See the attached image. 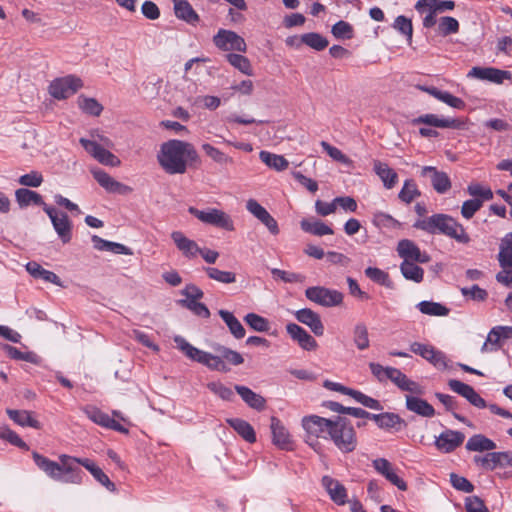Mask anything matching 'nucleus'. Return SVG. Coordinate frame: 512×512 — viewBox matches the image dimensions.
<instances>
[{"instance_id": "nucleus-7", "label": "nucleus", "mask_w": 512, "mask_h": 512, "mask_svg": "<svg viewBox=\"0 0 512 512\" xmlns=\"http://www.w3.org/2000/svg\"><path fill=\"white\" fill-rule=\"evenodd\" d=\"M305 296L310 301L323 307L339 306L343 302V294L323 286H313L305 290Z\"/></svg>"}, {"instance_id": "nucleus-61", "label": "nucleus", "mask_w": 512, "mask_h": 512, "mask_svg": "<svg viewBox=\"0 0 512 512\" xmlns=\"http://www.w3.org/2000/svg\"><path fill=\"white\" fill-rule=\"evenodd\" d=\"M179 304L189 309L197 316L203 318H209L210 316V311L204 303L193 300H179Z\"/></svg>"}, {"instance_id": "nucleus-48", "label": "nucleus", "mask_w": 512, "mask_h": 512, "mask_svg": "<svg viewBox=\"0 0 512 512\" xmlns=\"http://www.w3.org/2000/svg\"><path fill=\"white\" fill-rule=\"evenodd\" d=\"M203 270L208 278L222 284H232L236 282V274L231 271H223L216 267L207 266Z\"/></svg>"}, {"instance_id": "nucleus-63", "label": "nucleus", "mask_w": 512, "mask_h": 512, "mask_svg": "<svg viewBox=\"0 0 512 512\" xmlns=\"http://www.w3.org/2000/svg\"><path fill=\"white\" fill-rule=\"evenodd\" d=\"M332 34L338 39H351L353 37V28L348 22L341 20L333 25Z\"/></svg>"}, {"instance_id": "nucleus-47", "label": "nucleus", "mask_w": 512, "mask_h": 512, "mask_svg": "<svg viewBox=\"0 0 512 512\" xmlns=\"http://www.w3.org/2000/svg\"><path fill=\"white\" fill-rule=\"evenodd\" d=\"M372 419L376 422V424L383 429L395 428L397 425L404 424V420L395 413H381V414H373Z\"/></svg>"}, {"instance_id": "nucleus-54", "label": "nucleus", "mask_w": 512, "mask_h": 512, "mask_svg": "<svg viewBox=\"0 0 512 512\" xmlns=\"http://www.w3.org/2000/svg\"><path fill=\"white\" fill-rule=\"evenodd\" d=\"M244 321L251 329L257 332H267L270 329L269 321L256 313H248L244 317Z\"/></svg>"}, {"instance_id": "nucleus-25", "label": "nucleus", "mask_w": 512, "mask_h": 512, "mask_svg": "<svg viewBox=\"0 0 512 512\" xmlns=\"http://www.w3.org/2000/svg\"><path fill=\"white\" fill-rule=\"evenodd\" d=\"M321 482L334 503L344 505L348 502L346 488L338 480L330 476H323Z\"/></svg>"}, {"instance_id": "nucleus-18", "label": "nucleus", "mask_w": 512, "mask_h": 512, "mask_svg": "<svg viewBox=\"0 0 512 512\" xmlns=\"http://www.w3.org/2000/svg\"><path fill=\"white\" fill-rule=\"evenodd\" d=\"M421 176L428 177L432 187L439 194H444L451 188V181L448 174L446 172L437 170L436 167H422Z\"/></svg>"}, {"instance_id": "nucleus-58", "label": "nucleus", "mask_w": 512, "mask_h": 512, "mask_svg": "<svg viewBox=\"0 0 512 512\" xmlns=\"http://www.w3.org/2000/svg\"><path fill=\"white\" fill-rule=\"evenodd\" d=\"M303 41L304 44L317 51H322L328 46V40L319 33L310 32L303 34Z\"/></svg>"}, {"instance_id": "nucleus-50", "label": "nucleus", "mask_w": 512, "mask_h": 512, "mask_svg": "<svg viewBox=\"0 0 512 512\" xmlns=\"http://www.w3.org/2000/svg\"><path fill=\"white\" fill-rule=\"evenodd\" d=\"M226 59L234 68L238 69L243 74L247 76L253 75L251 63L247 57L241 54L229 53L226 55Z\"/></svg>"}, {"instance_id": "nucleus-15", "label": "nucleus", "mask_w": 512, "mask_h": 512, "mask_svg": "<svg viewBox=\"0 0 512 512\" xmlns=\"http://www.w3.org/2000/svg\"><path fill=\"white\" fill-rule=\"evenodd\" d=\"M464 440L463 432L447 429L436 438L435 446L443 453H451L460 447Z\"/></svg>"}, {"instance_id": "nucleus-34", "label": "nucleus", "mask_w": 512, "mask_h": 512, "mask_svg": "<svg viewBox=\"0 0 512 512\" xmlns=\"http://www.w3.org/2000/svg\"><path fill=\"white\" fill-rule=\"evenodd\" d=\"M421 90L427 92L434 98L444 102L445 104L449 105L452 108L463 110L466 106L465 102L461 98L452 95L448 91H442L433 86L421 87Z\"/></svg>"}, {"instance_id": "nucleus-52", "label": "nucleus", "mask_w": 512, "mask_h": 512, "mask_svg": "<svg viewBox=\"0 0 512 512\" xmlns=\"http://www.w3.org/2000/svg\"><path fill=\"white\" fill-rule=\"evenodd\" d=\"M353 341L359 350H366L369 348V334L364 323H358L355 325L353 329Z\"/></svg>"}, {"instance_id": "nucleus-41", "label": "nucleus", "mask_w": 512, "mask_h": 512, "mask_svg": "<svg viewBox=\"0 0 512 512\" xmlns=\"http://www.w3.org/2000/svg\"><path fill=\"white\" fill-rule=\"evenodd\" d=\"M227 423L248 443L256 441L254 428L245 420L240 418L227 419Z\"/></svg>"}, {"instance_id": "nucleus-38", "label": "nucleus", "mask_w": 512, "mask_h": 512, "mask_svg": "<svg viewBox=\"0 0 512 512\" xmlns=\"http://www.w3.org/2000/svg\"><path fill=\"white\" fill-rule=\"evenodd\" d=\"M465 448L473 452H489L496 448V443L483 434H475L468 439Z\"/></svg>"}, {"instance_id": "nucleus-64", "label": "nucleus", "mask_w": 512, "mask_h": 512, "mask_svg": "<svg viewBox=\"0 0 512 512\" xmlns=\"http://www.w3.org/2000/svg\"><path fill=\"white\" fill-rule=\"evenodd\" d=\"M465 509L467 512H489L484 501L478 496H470L465 500Z\"/></svg>"}, {"instance_id": "nucleus-21", "label": "nucleus", "mask_w": 512, "mask_h": 512, "mask_svg": "<svg viewBox=\"0 0 512 512\" xmlns=\"http://www.w3.org/2000/svg\"><path fill=\"white\" fill-rule=\"evenodd\" d=\"M174 342L176 343L177 348L181 350L189 359L201 363L209 368V365H211V363H209L210 358L213 354L192 346L181 336H175Z\"/></svg>"}, {"instance_id": "nucleus-6", "label": "nucleus", "mask_w": 512, "mask_h": 512, "mask_svg": "<svg viewBox=\"0 0 512 512\" xmlns=\"http://www.w3.org/2000/svg\"><path fill=\"white\" fill-rule=\"evenodd\" d=\"M82 87L83 82L79 77L67 75L54 79L49 85V93L53 98L63 100L74 95Z\"/></svg>"}, {"instance_id": "nucleus-51", "label": "nucleus", "mask_w": 512, "mask_h": 512, "mask_svg": "<svg viewBox=\"0 0 512 512\" xmlns=\"http://www.w3.org/2000/svg\"><path fill=\"white\" fill-rule=\"evenodd\" d=\"M79 108L86 114L99 116L103 111V106L95 99L80 95L77 99Z\"/></svg>"}, {"instance_id": "nucleus-22", "label": "nucleus", "mask_w": 512, "mask_h": 512, "mask_svg": "<svg viewBox=\"0 0 512 512\" xmlns=\"http://www.w3.org/2000/svg\"><path fill=\"white\" fill-rule=\"evenodd\" d=\"M286 331L289 336L297 342V344L306 351H314L317 349L318 344L316 340L301 326L295 323L286 325Z\"/></svg>"}, {"instance_id": "nucleus-56", "label": "nucleus", "mask_w": 512, "mask_h": 512, "mask_svg": "<svg viewBox=\"0 0 512 512\" xmlns=\"http://www.w3.org/2000/svg\"><path fill=\"white\" fill-rule=\"evenodd\" d=\"M419 196L420 191L413 180H406L398 195L399 199L406 204L411 203Z\"/></svg>"}, {"instance_id": "nucleus-26", "label": "nucleus", "mask_w": 512, "mask_h": 512, "mask_svg": "<svg viewBox=\"0 0 512 512\" xmlns=\"http://www.w3.org/2000/svg\"><path fill=\"white\" fill-rule=\"evenodd\" d=\"M373 467L399 490L405 491L407 489L406 482L394 472L391 463L387 459H375L373 461Z\"/></svg>"}, {"instance_id": "nucleus-14", "label": "nucleus", "mask_w": 512, "mask_h": 512, "mask_svg": "<svg viewBox=\"0 0 512 512\" xmlns=\"http://www.w3.org/2000/svg\"><path fill=\"white\" fill-rule=\"evenodd\" d=\"M512 338V326H495L487 335V339L481 347V352L496 351L501 348L503 342Z\"/></svg>"}, {"instance_id": "nucleus-30", "label": "nucleus", "mask_w": 512, "mask_h": 512, "mask_svg": "<svg viewBox=\"0 0 512 512\" xmlns=\"http://www.w3.org/2000/svg\"><path fill=\"white\" fill-rule=\"evenodd\" d=\"M469 76H474L481 80H488L497 84L502 83L505 79L510 77V72L499 70L496 68H482V67H473L468 74Z\"/></svg>"}, {"instance_id": "nucleus-11", "label": "nucleus", "mask_w": 512, "mask_h": 512, "mask_svg": "<svg viewBox=\"0 0 512 512\" xmlns=\"http://www.w3.org/2000/svg\"><path fill=\"white\" fill-rule=\"evenodd\" d=\"M80 144L93 158L103 165L117 167L121 163L117 156L99 144L97 140L81 138Z\"/></svg>"}, {"instance_id": "nucleus-4", "label": "nucleus", "mask_w": 512, "mask_h": 512, "mask_svg": "<svg viewBox=\"0 0 512 512\" xmlns=\"http://www.w3.org/2000/svg\"><path fill=\"white\" fill-rule=\"evenodd\" d=\"M328 439L343 453L353 452L358 444L354 427L346 418L340 416L334 419Z\"/></svg>"}, {"instance_id": "nucleus-40", "label": "nucleus", "mask_w": 512, "mask_h": 512, "mask_svg": "<svg viewBox=\"0 0 512 512\" xmlns=\"http://www.w3.org/2000/svg\"><path fill=\"white\" fill-rule=\"evenodd\" d=\"M498 261L502 269H512V232L506 234L501 240Z\"/></svg>"}, {"instance_id": "nucleus-36", "label": "nucleus", "mask_w": 512, "mask_h": 512, "mask_svg": "<svg viewBox=\"0 0 512 512\" xmlns=\"http://www.w3.org/2000/svg\"><path fill=\"white\" fill-rule=\"evenodd\" d=\"M15 197L20 207H27L33 204L42 206L43 210L45 211V206H48L39 193L26 188H20L16 190Z\"/></svg>"}, {"instance_id": "nucleus-2", "label": "nucleus", "mask_w": 512, "mask_h": 512, "mask_svg": "<svg viewBox=\"0 0 512 512\" xmlns=\"http://www.w3.org/2000/svg\"><path fill=\"white\" fill-rule=\"evenodd\" d=\"M413 226L429 234L445 235L459 244L466 245L471 241L463 225L447 214L439 213L418 219Z\"/></svg>"}, {"instance_id": "nucleus-9", "label": "nucleus", "mask_w": 512, "mask_h": 512, "mask_svg": "<svg viewBox=\"0 0 512 512\" xmlns=\"http://www.w3.org/2000/svg\"><path fill=\"white\" fill-rule=\"evenodd\" d=\"M333 421L317 415H309L302 418V427L308 437L328 439Z\"/></svg>"}, {"instance_id": "nucleus-23", "label": "nucleus", "mask_w": 512, "mask_h": 512, "mask_svg": "<svg viewBox=\"0 0 512 512\" xmlns=\"http://www.w3.org/2000/svg\"><path fill=\"white\" fill-rule=\"evenodd\" d=\"M297 321L308 326L316 336L324 334V325L320 315L309 308H303L294 313Z\"/></svg>"}, {"instance_id": "nucleus-10", "label": "nucleus", "mask_w": 512, "mask_h": 512, "mask_svg": "<svg viewBox=\"0 0 512 512\" xmlns=\"http://www.w3.org/2000/svg\"><path fill=\"white\" fill-rule=\"evenodd\" d=\"M410 350L411 352L427 360L439 370H446L448 368V359L446 355L431 345L423 344L420 342H413L410 345Z\"/></svg>"}, {"instance_id": "nucleus-60", "label": "nucleus", "mask_w": 512, "mask_h": 512, "mask_svg": "<svg viewBox=\"0 0 512 512\" xmlns=\"http://www.w3.org/2000/svg\"><path fill=\"white\" fill-rule=\"evenodd\" d=\"M207 387L212 393L225 401H232L234 398L232 389L221 382H210Z\"/></svg>"}, {"instance_id": "nucleus-57", "label": "nucleus", "mask_w": 512, "mask_h": 512, "mask_svg": "<svg viewBox=\"0 0 512 512\" xmlns=\"http://www.w3.org/2000/svg\"><path fill=\"white\" fill-rule=\"evenodd\" d=\"M201 147L205 154L218 164H229L233 162L231 157L211 144L204 143Z\"/></svg>"}, {"instance_id": "nucleus-17", "label": "nucleus", "mask_w": 512, "mask_h": 512, "mask_svg": "<svg viewBox=\"0 0 512 512\" xmlns=\"http://www.w3.org/2000/svg\"><path fill=\"white\" fill-rule=\"evenodd\" d=\"M449 388L467 399V401L477 408L487 407L486 401L475 391V389L459 380L451 379L448 381Z\"/></svg>"}, {"instance_id": "nucleus-12", "label": "nucleus", "mask_w": 512, "mask_h": 512, "mask_svg": "<svg viewBox=\"0 0 512 512\" xmlns=\"http://www.w3.org/2000/svg\"><path fill=\"white\" fill-rule=\"evenodd\" d=\"M45 213L49 216L52 225L63 243L70 242L72 238V223L64 212L57 211L54 207L45 206Z\"/></svg>"}, {"instance_id": "nucleus-46", "label": "nucleus", "mask_w": 512, "mask_h": 512, "mask_svg": "<svg viewBox=\"0 0 512 512\" xmlns=\"http://www.w3.org/2000/svg\"><path fill=\"white\" fill-rule=\"evenodd\" d=\"M301 229L306 233H310L316 236L331 235L333 234L332 228L323 223L320 220L310 221L303 219L300 222Z\"/></svg>"}, {"instance_id": "nucleus-59", "label": "nucleus", "mask_w": 512, "mask_h": 512, "mask_svg": "<svg viewBox=\"0 0 512 512\" xmlns=\"http://www.w3.org/2000/svg\"><path fill=\"white\" fill-rule=\"evenodd\" d=\"M271 274L273 275L274 279H279L285 283H302L305 280V276L301 274L288 272L278 268H272Z\"/></svg>"}, {"instance_id": "nucleus-31", "label": "nucleus", "mask_w": 512, "mask_h": 512, "mask_svg": "<svg viewBox=\"0 0 512 512\" xmlns=\"http://www.w3.org/2000/svg\"><path fill=\"white\" fill-rule=\"evenodd\" d=\"M271 432L273 443L283 450L291 448L290 435L277 417H271Z\"/></svg>"}, {"instance_id": "nucleus-53", "label": "nucleus", "mask_w": 512, "mask_h": 512, "mask_svg": "<svg viewBox=\"0 0 512 512\" xmlns=\"http://www.w3.org/2000/svg\"><path fill=\"white\" fill-rule=\"evenodd\" d=\"M417 307L421 313L426 315L447 316L449 314V309L437 302L422 301L418 303Z\"/></svg>"}, {"instance_id": "nucleus-24", "label": "nucleus", "mask_w": 512, "mask_h": 512, "mask_svg": "<svg viewBox=\"0 0 512 512\" xmlns=\"http://www.w3.org/2000/svg\"><path fill=\"white\" fill-rule=\"evenodd\" d=\"M388 372V380L393 382L402 391H407L417 395L423 394V388L418 383L409 379L399 369L390 367Z\"/></svg>"}, {"instance_id": "nucleus-33", "label": "nucleus", "mask_w": 512, "mask_h": 512, "mask_svg": "<svg viewBox=\"0 0 512 512\" xmlns=\"http://www.w3.org/2000/svg\"><path fill=\"white\" fill-rule=\"evenodd\" d=\"M234 388L250 408L258 411H262L265 408L266 400L260 394L255 393L250 388L243 385H235Z\"/></svg>"}, {"instance_id": "nucleus-16", "label": "nucleus", "mask_w": 512, "mask_h": 512, "mask_svg": "<svg viewBox=\"0 0 512 512\" xmlns=\"http://www.w3.org/2000/svg\"><path fill=\"white\" fill-rule=\"evenodd\" d=\"M246 209L256 217L263 225L267 227L272 235H278L280 230L277 221L273 216L255 199H249L246 202Z\"/></svg>"}, {"instance_id": "nucleus-49", "label": "nucleus", "mask_w": 512, "mask_h": 512, "mask_svg": "<svg viewBox=\"0 0 512 512\" xmlns=\"http://www.w3.org/2000/svg\"><path fill=\"white\" fill-rule=\"evenodd\" d=\"M416 263L403 261L400 270L405 279L420 283L424 277V270Z\"/></svg>"}, {"instance_id": "nucleus-62", "label": "nucleus", "mask_w": 512, "mask_h": 512, "mask_svg": "<svg viewBox=\"0 0 512 512\" xmlns=\"http://www.w3.org/2000/svg\"><path fill=\"white\" fill-rule=\"evenodd\" d=\"M394 28L407 37L409 43L412 41L413 26L410 19L400 15L394 21Z\"/></svg>"}, {"instance_id": "nucleus-13", "label": "nucleus", "mask_w": 512, "mask_h": 512, "mask_svg": "<svg viewBox=\"0 0 512 512\" xmlns=\"http://www.w3.org/2000/svg\"><path fill=\"white\" fill-rule=\"evenodd\" d=\"M397 253L403 261L408 262L428 263L431 259L426 252H422L413 241L408 239L398 242Z\"/></svg>"}, {"instance_id": "nucleus-39", "label": "nucleus", "mask_w": 512, "mask_h": 512, "mask_svg": "<svg viewBox=\"0 0 512 512\" xmlns=\"http://www.w3.org/2000/svg\"><path fill=\"white\" fill-rule=\"evenodd\" d=\"M26 270L34 278H41L46 282L61 286L60 278L54 272L44 269L37 262H28L26 264Z\"/></svg>"}, {"instance_id": "nucleus-42", "label": "nucleus", "mask_w": 512, "mask_h": 512, "mask_svg": "<svg viewBox=\"0 0 512 512\" xmlns=\"http://www.w3.org/2000/svg\"><path fill=\"white\" fill-rule=\"evenodd\" d=\"M6 413L9 418L13 420L16 424L25 427L29 426L35 429L40 428V423L36 419L31 416V413L26 410H15V409H7Z\"/></svg>"}, {"instance_id": "nucleus-28", "label": "nucleus", "mask_w": 512, "mask_h": 512, "mask_svg": "<svg viewBox=\"0 0 512 512\" xmlns=\"http://www.w3.org/2000/svg\"><path fill=\"white\" fill-rule=\"evenodd\" d=\"M508 457V452H491L485 455H475L473 461L476 465L486 469L495 470L498 467L506 466L505 461Z\"/></svg>"}, {"instance_id": "nucleus-8", "label": "nucleus", "mask_w": 512, "mask_h": 512, "mask_svg": "<svg viewBox=\"0 0 512 512\" xmlns=\"http://www.w3.org/2000/svg\"><path fill=\"white\" fill-rule=\"evenodd\" d=\"M214 45L222 51L246 52L247 45L245 40L236 32L226 29H220L213 37Z\"/></svg>"}, {"instance_id": "nucleus-43", "label": "nucleus", "mask_w": 512, "mask_h": 512, "mask_svg": "<svg viewBox=\"0 0 512 512\" xmlns=\"http://www.w3.org/2000/svg\"><path fill=\"white\" fill-rule=\"evenodd\" d=\"M219 316L226 323L230 333L237 339H241L245 336V329L240 321L233 315L232 312L227 310H219Z\"/></svg>"}, {"instance_id": "nucleus-5", "label": "nucleus", "mask_w": 512, "mask_h": 512, "mask_svg": "<svg viewBox=\"0 0 512 512\" xmlns=\"http://www.w3.org/2000/svg\"><path fill=\"white\" fill-rule=\"evenodd\" d=\"M189 213L195 216L199 221L215 226L217 228H221L227 231L234 230V222L230 215L226 212L216 209L210 208L208 210H199L195 207H190L188 209Z\"/></svg>"}, {"instance_id": "nucleus-35", "label": "nucleus", "mask_w": 512, "mask_h": 512, "mask_svg": "<svg viewBox=\"0 0 512 512\" xmlns=\"http://www.w3.org/2000/svg\"><path fill=\"white\" fill-rule=\"evenodd\" d=\"M406 408L422 417L430 418L435 415V410L431 404L426 400L415 396H406Z\"/></svg>"}, {"instance_id": "nucleus-27", "label": "nucleus", "mask_w": 512, "mask_h": 512, "mask_svg": "<svg viewBox=\"0 0 512 512\" xmlns=\"http://www.w3.org/2000/svg\"><path fill=\"white\" fill-rule=\"evenodd\" d=\"M414 123H423L429 126L438 128H452L460 129L463 128L465 123L460 119L454 118H441L436 114H425L414 119Z\"/></svg>"}, {"instance_id": "nucleus-20", "label": "nucleus", "mask_w": 512, "mask_h": 512, "mask_svg": "<svg viewBox=\"0 0 512 512\" xmlns=\"http://www.w3.org/2000/svg\"><path fill=\"white\" fill-rule=\"evenodd\" d=\"M91 173L98 184L109 193L127 194L132 191L129 186L116 181L101 169H91Z\"/></svg>"}, {"instance_id": "nucleus-1", "label": "nucleus", "mask_w": 512, "mask_h": 512, "mask_svg": "<svg viewBox=\"0 0 512 512\" xmlns=\"http://www.w3.org/2000/svg\"><path fill=\"white\" fill-rule=\"evenodd\" d=\"M157 160L166 173L175 175L184 174L188 165L198 163L200 158L191 143L172 139L160 146Z\"/></svg>"}, {"instance_id": "nucleus-32", "label": "nucleus", "mask_w": 512, "mask_h": 512, "mask_svg": "<svg viewBox=\"0 0 512 512\" xmlns=\"http://www.w3.org/2000/svg\"><path fill=\"white\" fill-rule=\"evenodd\" d=\"M175 16L188 24L195 25L199 22V15L187 0H173Z\"/></svg>"}, {"instance_id": "nucleus-29", "label": "nucleus", "mask_w": 512, "mask_h": 512, "mask_svg": "<svg viewBox=\"0 0 512 512\" xmlns=\"http://www.w3.org/2000/svg\"><path fill=\"white\" fill-rule=\"evenodd\" d=\"M171 238L174 241L178 250L186 258L191 259L198 255L200 247L194 240L187 238L181 231H173L171 233Z\"/></svg>"}, {"instance_id": "nucleus-3", "label": "nucleus", "mask_w": 512, "mask_h": 512, "mask_svg": "<svg viewBox=\"0 0 512 512\" xmlns=\"http://www.w3.org/2000/svg\"><path fill=\"white\" fill-rule=\"evenodd\" d=\"M32 457L37 467L53 480L72 484L82 483L83 472L78 466H73L72 456L61 455L60 463L37 452H33Z\"/></svg>"}, {"instance_id": "nucleus-55", "label": "nucleus", "mask_w": 512, "mask_h": 512, "mask_svg": "<svg viewBox=\"0 0 512 512\" xmlns=\"http://www.w3.org/2000/svg\"><path fill=\"white\" fill-rule=\"evenodd\" d=\"M459 27L458 20L451 16L441 17L438 22V32L444 37L457 33L459 31Z\"/></svg>"}, {"instance_id": "nucleus-37", "label": "nucleus", "mask_w": 512, "mask_h": 512, "mask_svg": "<svg viewBox=\"0 0 512 512\" xmlns=\"http://www.w3.org/2000/svg\"><path fill=\"white\" fill-rule=\"evenodd\" d=\"M373 166L375 173L382 180L385 188L391 189L396 185L398 181V175L386 163H383L379 160H375Z\"/></svg>"}, {"instance_id": "nucleus-19", "label": "nucleus", "mask_w": 512, "mask_h": 512, "mask_svg": "<svg viewBox=\"0 0 512 512\" xmlns=\"http://www.w3.org/2000/svg\"><path fill=\"white\" fill-rule=\"evenodd\" d=\"M84 412L91 421H93L94 423H96L100 426H103V427L109 428V429H113L120 433H124V434L128 433L127 428H125L123 425H121L115 419L111 418L108 414L102 412L100 409H98L96 407L88 406L84 409Z\"/></svg>"}, {"instance_id": "nucleus-45", "label": "nucleus", "mask_w": 512, "mask_h": 512, "mask_svg": "<svg viewBox=\"0 0 512 512\" xmlns=\"http://www.w3.org/2000/svg\"><path fill=\"white\" fill-rule=\"evenodd\" d=\"M260 160L276 171H283L287 169L289 162L282 155L274 154L268 151H261L259 153Z\"/></svg>"}, {"instance_id": "nucleus-44", "label": "nucleus", "mask_w": 512, "mask_h": 512, "mask_svg": "<svg viewBox=\"0 0 512 512\" xmlns=\"http://www.w3.org/2000/svg\"><path fill=\"white\" fill-rule=\"evenodd\" d=\"M455 7V2L452 0H418L415 4V9L419 13H423L425 8H433L438 12H444L448 10H453Z\"/></svg>"}]
</instances>
